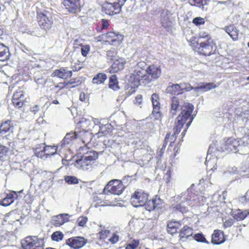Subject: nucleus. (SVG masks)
Masks as SVG:
<instances>
[{
	"label": "nucleus",
	"mask_w": 249,
	"mask_h": 249,
	"mask_svg": "<svg viewBox=\"0 0 249 249\" xmlns=\"http://www.w3.org/2000/svg\"><path fill=\"white\" fill-rule=\"evenodd\" d=\"M122 39L123 36L119 32L113 31L108 32L98 37V41L112 45L120 44Z\"/></svg>",
	"instance_id": "nucleus-11"
},
{
	"label": "nucleus",
	"mask_w": 249,
	"mask_h": 249,
	"mask_svg": "<svg viewBox=\"0 0 249 249\" xmlns=\"http://www.w3.org/2000/svg\"><path fill=\"white\" fill-rule=\"evenodd\" d=\"M107 75L104 73H98L92 79L93 84H101L104 83L107 79Z\"/></svg>",
	"instance_id": "nucleus-40"
},
{
	"label": "nucleus",
	"mask_w": 249,
	"mask_h": 249,
	"mask_svg": "<svg viewBox=\"0 0 249 249\" xmlns=\"http://www.w3.org/2000/svg\"><path fill=\"white\" fill-rule=\"evenodd\" d=\"M170 13V11L168 10L166 11V14L168 15Z\"/></svg>",
	"instance_id": "nucleus-61"
},
{
	"label": "nucleus",
	"mask_w": 249,
	"mask_h": 249,
	"mask_svg": "<svg viewBox=\"0 0 249 249\" xmlns=\"http://www.w3.org/2000/svg\"><path fill=\"white\" fill-rule=\"evenodd\" d=\"M247 161L249 162V155H248V156L247 157Z\"/></svg>",
	"instance_id": "nucleus-62"
},
{
	"label": "nucleus",
	"mask_w": 249,
	"mask_h": 249,
	"mask_svg": "<svg viewBox=\"0 0 249 249\" xmlns=\"http://www.w3.org/2000/svg\"><path fill=\"white\" fill-rule=\"evenodd\" d=\"M151 101L153 106L152 114L155 118L158 120L161 115L159 95L157 93H153L151 96Z\"/></svg>",
	"instance_id": "nucleus-19"
},
{
	"label": "nucleus",
	"mask_w": 249,
	"mask_h": 249,
	"mask_svg": "<svg viewBox=\"0 0 249 249\" xmlns=\"http://www.w3.org/2000/svg\"><path fill=\"white\" fill-rule=\"evenodd\" d=\"M142 95L139 94L135 97L134 104L136 105H140L142 103Z\"/></svg>",
	"instance_id": "nucleus-54"
},
{
	"label": "nucleus",
	"mask_w": 249,
	"mask_h": 249,
	"mask_svg": "<svg viewBox=\"0 0 249 249\" xmlns=\"http://www.w3.org/2000/svg\"><path fill=\"white\" fill-rule=\"evenodd\" d=\"M127 0H98L101 11L107 15L113 16L120 14Z\"/></svg>",
	"instance_id": "nucleus-2"
},
{
	"label": "nucleus",
	"mask_w": 249,
	"mask_h": 249,
	"mask_svg": "<svg viewBox=\"0 0 249 249\" xmlns=\"http://www.w3.org/2000/svg\"><path fill=\"white\" fill-rule=\"evenodd\" d=\"M247 45H248V47L249 48V41L248 42V44H247Z\"/></svg>",
	"instance_id": "nucleus-64"
},
{
	"label": "nucleus",
	"mask_w": 249,
	"mask_h": 249,
	"mask_svg": "<svg viewBox=\"0 0 249 249\" xmlns=\"http://www.w3.org/2000/svg\"><path fill=\"white\" fill-rule=\"evenodd\" d=\"M192 22L195 25L198 26L204 24L205 22V20L203 18L199 17L194 18Z\"/></svg>",
	"instance_id": "nucleus-50"
},
{
	"label": "nucleus",
	"mask_w": 249,
	"mask_h": 249,
	"mask_svg": "<svg viewBox=\"0 0 249 249\" xmlns=\"http://www.w3.org/2000/svg\"><path fill=\"white\" fill-rule=\"evenodd\" d=\"M13 125L10 120H6L3 122L0 126V132L6 133L12 129Z\"/></svg>",
	"instance_id": "nucleus-39"
},
{
	"label": "nucleus",
	"mask_w": 249,
	"mask_h": 249,
	"mask_svg": "<svg viewBox=\"0 0 249 249\" xmlns=\"http://www.w3.org/2000/svg\"><path fill=\"white\" fill-rule=\"evenodd\" d=\"M194 109V106L189 103H184L181 107V113L177 117V122L174 128V133L171 135L170 133L166 135L162 147L157 151V158L160 159L164 153L168 142L170 144L167 149V153L170 158L174 159L179 153V147L175 143L177 135L180 132L183 126L186 124L185 129L182 132V137L185 135L187 129L191 124L194 119L192 113Z\"/></svg>",
	"instance_id": "nucleus-1"
},
{
	"label": "nucleus",
	"mask_w": 249,
	"mask_h": 249,
	"mask_svg": "<svg viewBox=\"0 0 249 249\" xmlns=\"http://www.w3.org/2000/svg\"><path fill=\"white\" fill-rule=\"evenodd\" d=\"M224 232L219 230H214L211 237V242L214 245H219L225 242Z\"/></svg>",
	"instance_id": "nucleus-23"
},
{
	"label": "nucleus",
	"mask_w": 249,
	"mask_h": 249,
	"mask_svg": "<svg viewBox=\"0 0 249 249\" xmlns=\"http://www.w3.org/2000/svg\"><path fill=\"white\" fill-rule=\"evenodd\" d=\"M191 196L188 194L187 196L182 195L178 196L176 201L172 203L169 207L170 213L177 214L181 213L183 214L186 213L188 211V206L190 205Z\"/></svg>",
	"instance_id": "nucleus-4"
},
{
	"label": "nucleus",
	"mask_w": 249,
	"mask_h": 249,
	"mask_svg": "<svg viewBox=\"0 0 249 249\" xmlns=\"http://www.w3.org/2000/svg\"><path fill=\"white\" fill-rule=\"evenodd\" d=\"M78 139L81 140L84 144H88L91 141L92 136L88 131L78 130Z\"/></svg>",
	"instance_id": "nucleus-34"
},
{
	"label": "nucleus",
	"mask_w": 249,
	"mask_h": 249,
	"mask_svg": "<svg viewBox=\"0 0 249 249\" xmlns=\"http://www.w3.org/2000/svg\"><path fill=\"white\" fill-rule=\"evenodd\" d=\"M119 240V236L116 233H114L112 236L108 239V241L112 244H114L118 242Z\"/></svg>",
	"instance_id": "nucleus-53"
},
{
	"label": "nucleus",
	"mask_w": 249,
	"mask_h": 249,
	"mask_svg": "<svg viewBox=\"0 0 249 249\" xmlns=\"http://www.w3.org/2000/svg\"><path fill=\"white\" fill-rule=\"evenodd\" d=\"M80 81L77 80L76 78H73L68 81L59 83L54 86V89L57 90V92H59L62 90L70 89L78 85Z\"/></svg>",
	"instance_id": "nucleus-18"
},
{
	"label": "nucleus",
	"mask_w": 249,
	"mask_h": 249,
	"mask_svg": "<svg viewBox=\"0 0 249 249\" xmlns=\"http://www.w3.org/2000/svg\"><path fill=\"white\" fill-rule=\"evenodd\" d=\"M181 89H182V93H183L184 92V91H189L193 89H195V88H193V87H192L190 84L187 83V84H185L184 87L181 88Z\"/></svg>",
	"instance_id": "nucleus-57"
},
{
	"label": "nucleus",
	"mask_w": 249,
	"mask_h": 249,
	"mask_svg": "<svg viewBox=\"0 0 249 249\" xmlns=\"http://www.w3.org/2000/svg\"><path fill=\"white\" fill-rule=\"evenodd\" d=\"M26 98L23 91L17 90L13 94L12 102L16 108H21L24 105Z\"/></svg>",
	"instance_id": "nucleus-17"
},
{
	"label": "nucleus",
	"mask_w": 249,
	"mask_h": 249,
	"mask_svg": "<svg viewBox=\"0 0 249 249\" xmlns=\"http://www.w3.org/2000/svg\"><path fill=\"white\" fill-rule=\"evenodd\" d=\"M78 130H76L74 132H71L68 133L64 138L63 139L62 142L64 144H69L73 140L78 139Z\"/></svg>",
	"instance_id": "nucleus-33"
},
{
	"label": "nucleus",
	"mask_w": 249,
	"mask_h": 249,
	"mask_svg": "<svg viewBox=\"0 0 249 249\" xmlns=\"http://www.w3.org/2000/svg\"><path fill=\"white\" fill-rule=\"evenodd\" d=\"M65 180L69 184H76L79 182L78 179L74 176H66Z\"/></svg>",
	"instance_id": "nucleus-46"
},
{
	"label": "nucleus",
	"mask_w": 249,
	"mask_h": 249,
	"mask_svg": "<svg viewBox=\"0 0 249 249\" xmlns=\"http://www.w3.org/2000/svg\"><path fill=\"white\" fill-rule=\"evenodd\" d=\"M90 50V46L89 44L83 45L81 48V54L83 57H87Z\"/></svg>",
	"instance_id": "nucleus-47"
},
{
	"label": "nucleus",
	"mask_w": 249,
	"mask_h": 249,
	"mask_svg": "<svg viewBox=\"0 0 249 249\" xmlns=\"http://www.w3.org/2000/svg\"><path fill=\"white\" fill-rule=\"evenodd\" d=\"M147 84L159 79L161 74V69L160 66L154 64L149 65L145 69Z\"/></svg>",
	"instance_id": "nucleus-12"
},
{
	"label": "nucleus",
	"mask_w": 249,
	"mask_h": 249,
	"mask_svg": "<svg viewBox=\"0 0 249 249\" xmlns=\"http://www.w3.org/2000/svg\"><path fill=\"white\" fill-rule=\"evenodd\" d=\"M240 147V141L238 138L229 137L225 139L224 149L229 152H243L245 149H238Z\"/></svg>",
	"instance_id": "nucleus-13"
},
{
	"label": "nucleus",
	"mask_w": 249,
	"mask_h": 249,
	"mask_svg": "<svg viewBox=\"0 0 249 249\" xmlns=\"http://www.w3.org/2000/svg\"><path fill=\"white\" fill-rule=\"evenodd\" d=\"M10 53L8 48L0 43V61H5L9 59Z\"/></svg>",
	"instance_id": "nucleus-31"
},
{
	"label": "nucleus",
	"mask_w": 249,
	"mask_h": 249,
	"mask_svg": "<svg viewBox=\"0 0 249 249\" xmlns=\"http://www.w3.org/2000/svg\"><path fill=\"white\" fill-rule=\"evenodd\" d=\"M149 194L142 189H137L131 195L130 201L135 207L143 206L146 202Z\"/></svg>",
	"instance_id": "nucleus-10"
},
{
	"label": "nucleus",
	"mask_w": 249,
	"mask_h": 249,
	"mask_svg": "<svg viewBox=\"0 0 249 249\" xmlns=\"http://www.w3.org/2000/svg\"><path fill=\"white\" fill-rule=\"evenodd\" d=\"M163 200L158 196H155L151 199H147L144 206L146 210L151 212L161 208Z\"/></svg>",
	"instance_id": "nucleus-15"
},
{
	"label": "nucleus",
	"mask_w": 249,
	"mask_h": 249,
	"mask_svg": "<svg viewBox=\"0 0 249 249\" xmlns=\"http://www.w3.org/2000/svg\"><path fill=\"white\" fill-rule=\"evenodd\" d=\"M88 221V218L86 216H81L78 218L77 222L78 225L81 227H84Z\"/></svg>",
	"instance_id": "nucleus-51"
},
{
	"label": "nucleus",
	"mask_w": 249,
	"mask_h": 249,
	"mask_svg": "<svg viewBox=\"0 0 249 249\" xmlns=\"http://www.w3.org/2000/svg\"><path fill=\"white\" fill-rule=\"evenodd\" d=\"M10 149L8 147L0 144V160L3 161L8 156Z\"/></svg>",
	"instance_id": "nucleus-42"
},
{
	"label": "nucleus",
	"mask_w": 249,
	"mask_h": 249,
	"mask_svg": "<svg viewBox=\"0 0 249 249\" xmlns=\"http://www.w3.org/2000/svg\"><path fill=\"white\" fill-rule=\"evenodd\" d=\"M108 87L110 89L114 90H117L119 89L118 81L116 75H112L110 76Z\"/></svg>",
	"instance_id": "nucleus-38"
},
{
	"label": "nucleus",
	"mask_w": 249,
	"mask_h": 249,
	"mask_svg": "<svg viewBox=\"0 0 249 249\" xmlns=\"http://www.w3.org/2000/svg\"><path fill=\"white\" fill-rule=\"evenodd\" d=\"M140 244L139 240L134 239L130 243L126 244L124 246L125 249H136Z\"/></svg>",
	"instance_id": "nucleus-45"
},
{
	"label": "nucleus",
	"mask_w": 249,
	"mask_h": 249,
	"mask_svg": "<svg viewBox=\"0 0 249 249\" xmlns=\"http://www.w3.org/2000/svg\"><path fill=\"white\" fill-rule=\"evenodd\" d=\"M110 234V231L105 228L102 229L97 234L98 238L100 240L105 241Z\"/></svg>",
	"instance_id": "nucleus-41"
},
{
	"label": "nucleus",
	"mask_w": 249,
	"mask_h": 249,
	"mask_svg": "<svg viewBox=\"0 0 249 249\" xmlns=\"http://www.w3.org/2000/svg\"><path fill=\"white\" fill-rule=\"evenodd\" d=\"M125 189L123 182L119 179H112L105 186L103 193L105 195L109 194L120 195Z\"/></svg>",
	"instance_id": "nucleus-8"
},
{
	"label": "nucleus",
	"mask_w": 249,
	"mask_h": 249,
	"mask_svg": "<svg viewBox=\"0 0 249 249\" xmlns=\"http://www.w3.org/2000/svg\"><path fill=\"white\" fill-rule=\"evenodd\" d=\"M53 103L54 104H59V102L57 100H54L53 101Z\"/></svg>",
	"instance_id": "nucleus-60"
},
{
	"label": "nucleus",
	"mask_w": 249,
	"mask_h": 249,
	"mask_svg": "<svg viewBox=\"0 0 249 249\" xmlns=\"http://www.w3.org/2000/svg\"><path fill=\"white\" fill-rule=\"evenodd\" d=\"M232 224L233 223L231 220H228L224 222V226L225 228L229 227L232 226Z\"/></svg>",
	"instance_id": "nucleus-58"
},
{
	"label": "nucleus",
	"mask_w": 249,
	"mask_h": 249,
	"mask_svg": "<svg viewBox=\"0 0 249 249\" xmlns=\"http://www.w3.org/2000/svg\"><path fill=\"white\" fill-rule=\"evenodd\" d=\"M101 24H102V29H108L109 25L108 20L106 19H102L101 20Z\"/></svg>",
	"instance_id": "nucleus-55"
},
{
	"label": "nucleus",
	"mask_w": 249,
	"mask_h": 249,
	"mask_svg": "<svg viewBox=\"0 0 249 249\" xmlns=\"http://www.w3.org/2000/svg\"><path fill=\"white\" fill-rule=\"evenodd\" d=\"M72 75V71H69L65 68L61 67L59 69L55 70L52 73V76L66 80L70 78Z\"/></svg>",
	"instance_id": "nucleus-21"
},
{
	"label": "nucleus",
	"mask_w": 249,
	"mask_h": 249,
	"mask_svg": "<svg viewBox=\"0 0 249 249\" xmlns=\"http://www.w3.org/2000/svg\"><path fill=\"white\" fill-rule=\"evenodd\" d=\"M125 64L126 61L124 59L119 58L114 61L108 71L110 73L117 72L124 69Z\"/></svg>",
	"instance_id": "nucleus-24"
},
{
	"label": "nucleus",
	"mask_w": 249,
	"mask_h": 249,
	"mask_svg": "<svg viewBox=\"0 0 249 249\" xmlns=\"http://www.w3.org/2000/svg\"><path fill=\"white\" fill-rule=\"evenodd\" d=\"M88 242V240L83 236H73L65 241V244L72 249H80Z\"/></svg>",
	"instance_id": "nucleus-14"
},
{
	"label": "nucleus",
	"mask_w": 249,
	"mask_h": 249,
	"mask_svg": "<svg viewBox=\"0 0 249 249\" xmlns=\"http://www.w3.org/2000/svg\"><path fill=\"white\" fill-rule=\"evenodd\" d=\"M178 237L181 241H185L193 236V229L192 228L187 226H184L178 231Z\"/></svg>",
	"instance_id": "nucleus-22"
},
{
	"label": "nucleus",
	"mask_w": 249,
	"mask_h": 249,
	"mask_svg": "<svg viewBox=\"0 0 249 249\" xmlns=\"http://www.w3.org/2000/svg\"><path fill=\"white\" fill-rule=\"evenodd\" d=\"M181 226V222L175 219L169 220L167 223L166 231L168 233L174 235L178 233V230Z\"/></svg>",
	"instance_id": "nucleus-20"
},
{
	"label": "nucleus",
	"mask_w": 249,
	"mask_h": 249,
	"mask_svg": "<svg viewBox=\"0 0 249 249\" xmlns=\"http://www.w3.org/2000/svg\"><path fill=\"white\" fill-rule=\"evenodd\" d=\"M146 63L144 62H139L134 67V70L129 77V81L134 86L143 84L147 85V80L145 78L147 76L145 72Z\"/></svg>",
	"instance_id": "nucleus-3"
},
{
	"label": "nucleus",
	"mask_w": 249,
	"mask_h": 249,
	"mask_svg": "<svg viewBox=\"0 0 249 249\" xmlns=\"http://www.w3.org/2000/svg\"><path fill=\"white\" fill-rule=\"evenodd\" d=\"M217 86L214 83H203L202 85L199 87H195V90L199 89L202 90L203 91H207L212 89H215Z\"/></svg>",
	"instance_id": "nucleus-37"
},
{
	"label": "nucleus",
	"mask_w": 249,
	"mask_h": 249,
	"mask_svg": "<svg viewBox=\"0 0 249 249\" xmlns=\"http://www.w3.org/2000/svg\"><path fill=\"white\" fill-rule=\"evenodd\" d=\"M98 158V154L97 152L92 151L87 152L85 155H83L80 159L75 161L74 166L84 171L91 170Z\"/></svg>",
	"instance_id": "nucleus-5"
},
{
	"label": "nucleus",
	"mask_w": 249,
	"mask_h": 249,
	"mask_svg": "<svg viewBox=\"0 0 249 249\" xmlns=\"http://www.w3.org/2000/svg\"><path fill=\"white\" fill-rule=\"evenodd\" d=\"M209 38L210 39H213L210 34L206 33H203L199 35L197 42L207 41L208 40V39H209Z\"/></svg>",
	"instance_id": "nucleus-48"
},
{
	"label": "nucleus",
	"mask_w": 249,
	"mask_h": 249,
	"mask_svg": "<svg viewBox=\"0 0 249 249\" xmlns=\"http://www.w3.org/2000/svg\"><path fill=\"white\" fill-rule=\"evenodd\" d=\"M44 243L42 239L37 236H28L21 241L23 249H44Z\"/></svg>",
	"instance_id": "nucleus-9"
},
{
	"label": "nucleus",
	"mask_w": 249,
	"mask_h": 249,
	"mask_svg": "<svg viewBox=\"0 0 249 249\" xmlns=\"http://www.w3.org/2000/svg\"><path fill=\"white\" fill-rule=\"evenodd\" d=\"M36 21L41 29L48 31L52 28L53 23L52 14L45 10L37 11Z\"/></svg>",
	"instance_id": "nucleus-7"
},
{
	"label": "nucleus",
	"mask_w": 249,
	"mask_h": 249,
	"mask_svg": "<svg viewBox=\"0 0 249 249\" xmlns=\"http://www.w3.org/2000/svg\"><path fill=\"white\" fill-rule=\"evenodd\" d=\"M248 215H249L248 210L242 211L240 209H237L234 213L233 218L237 221H242L245 219Z\"/></svg>",
	"instance_id": "nucleus-35"
},
{
	"label": "nucleus",
	"mask_w": 249,
	"mask_h": 249,
	"mask_svg": "<svg viewBox=\"0 0 249 249\" xmlns=\"http://www.w3.org/2000/svg\"><path fill=\"white\" fill-rule=\"evenodd\" d=\"M62 3L69 13L75 14L80 10V0H63Z\"/></svg>",
	"instance_id": "nucleus-16"
},
{
	"label": "nucleus",
	"mask_w": 249,
	"mask_h": 249,
	"mask_svg": "<svg viewBox=\"0 0 249 249\" xmlns=\"http://www.w3.org/2000/svg\"><path fill=\"white\" fill-rule=\"evenodd\" d=\"M192 237L195 240L198 242L205 243L206 244H209V243L202 233L195 234Z\"/></svg>",
	"instance_id": "nucleus-43"
},
{
	"label": "nucleus",
	"mask_w": 249,
	"mask_h": 249,
	"mask_svg": "<svg viewBox=\"0 0 249 249\" xmlns=\"http://www.w3.org/2000/svg\"><path fill=\"white\" fill-rule=\"evenodd\" d=\"M69 221V214H59L53 216L52 223L55 227H59Z\"/></svg>",
	"instance_id": "nucleus-26"
},
{
	"label": "nucleus",
	"mask_w": 249,
	"mask_h": 249,
	"mask_svg": "<svg viewBox=\"0 0 249 249\" xmlns=\"http://www.w3.org/2000/svg\"><path fill=\"white\" fill-rule=\"evenodd\" d=\"M57 149L54 146H46L43 147V149L39 151V149H36V154L37 156L42 157L53 155L56 153Z\"/></svg>",
	"instance_id": "nucleus-25"
},
{
	"label": "nucleus",
	"mask_w": 249,
	"mask_h": 249,
	"mask_svg": "<svg viewBox=\"0 0 249 249\" xmlns=\"http://www.w3.org/2000/svg\"><path fill=\"white\" fill-rule=\"evenodd\" d=\"M91 121L85 118H82L77 124L75 129L81 131H88L89 126L91 125Z\"/></svg>",
	"instance_id": "nucleus-28"
},
{
	"label": "nucleus",
	"mask_w": 249,
	"mask_h": 249,
	"mask_svg": "<svg viewBox=\"0 0 249 249\" xmlns=\"http://www.w3.org/2000/svg\"><path fill=\"white\" fill-rule=\"evenodd\" d=\"M86 94L84 92H81L79 95V99L80 101L83 102L86 100Z\"/></svg>",
	"instance_id": "nucleus-59"
},
{
	"label": "nucleus",
	"mask_w": 249,
	"mask_h": 249,
	"mask_svg": "<svg viewBox=\"0 0 249 249\" xmlns=\"http://www.w3.org/2000/svg\"><path fill=\"white\" fill-rule=\"evenodd\" d=\"M194 6L198 7H203L207 4V0H193Z\"/></svg>",
	"instance_id": "nucleus-52"
},
{
	"label": "nucleus",
	"mask_w": 249,
	"mask_h": 249,
	"mask_svg": "<svg viewBox=\"0 0 249 249\" xmlns=\"http://www.w3.org/2000/svg\"><path fill=\"white\" fill-rule=\"evenodd\" d=\"M64 238L63 233L60 231H56L53 233L51 235V239L52 240L59 242L61 241Z\"/></svg>",
	"instance_id": "nucleus-44"
},
{
	"label": "nucleus",
	"mask_w": 249,
	"mask_h": 249,
	"mask_svg": "<svg viewBox=\"0 0 249 249\" xmlns=\"http://www.w3.org/2000/svg\"><path fill=\"white\" fill-rule=\"evenodd\" d=\"M113 126L110 124H101L99 126L98 132L96 134L99 137L106 136L109 134L112 131Z\"/></svg>",
	"instance_id": "nucleus-30"
},
{
	"label": "nucleus",
	"mask_w": 249,
	"mask_h": 249,
	"mask_svg": "<svg viewBox=\"0 0 249 249\" xmlns=\"http://www.w3.org/2000/svg\"><path fill=\"white\" fill-rule=\"evenodd\" d=\"M168 92L173 95L182 94V89L179 84H173L167 88Z\"/></svg>",
	"instance_id": "nucleus-36"
},
{
	"label": "nucleus",
	"mask_w": 249,
	"mask_h": 249,
	"mask_svg": "<svg viewBox=\"0 0 249 249\" xmlns=\"http://www.w3.org/2000/svg\"><path fill=\"white\" fill-rule=\"evenodd\" d=\"M238 140L240 141V147L249 145V136H245L242 138H239Z\"/></svg>",
	"instance_id": "nucleus-49"
},
{
	"label": "nucleus",
	"mask_w": 249,
	"mask_h": 249,
	"mask_svg": "<svg viewBox=\"0 0 249 249\" xmlns=\"http://www.w3.org/2000/svg\"><path fill=\"white\" fill-rule=\"evenodd\" d=\"M180 103L179 99L176 97H173L171 100L170 113L173 115H176L179 110Z\"/></svg>",
	"instance_id": "nucleus-32"
},
{
	"label": "nucleus",
	"mask_w": 249,
	"mask_h": 249,
	"mask_svg": "<svg viewBox=\"0 0 249 249\" xmlns=\"http://www.w3.org/2000/svg\"><path fill=\"white\" fill-rule=\"evenodd\" d=\"M225 30L233 41L238 40L239 31L233 24H230L226 26Z\"/></svg>",
	"instance_id": "nucleus-27"
},
{
	"label": "nucleus",
	"mask_w": 249,
	"mask_h": 249,
	"mask_svg": "<svg viewBox=\"0 0 249 249\" xmlns=\"http://www.w3.org/2000/svg\"><path fill=\"white\" fill-rule=\"evenodd\" d=\"M195 50L200 55L210 56L216 53L217 45L213 39L209 38L207 41L197 42Z\"/></svg>",
	"instance_id": "nucleus-6"
},
{
	"label": "nucleus",
	"mask_w": 249,
	"mask_h": 249,
	"mask_svg": "<svg viewBox=\"0 0 249 249\" xmlns=\"http://www.w3.org/2000/svg\"><path fill=\"white\" fill-rule=\"evenodd\" d=\"M247 80H249V76H248V77H247Z\"/></svg>",
	"instance_id": "nucleus-63"
},
{
	"label": "nucleus",
	"mask_w": 249,
	"mask_h": 249,
	"mask_svg": "<svg viewBox=\"0 0 249 249\" xmlns=\"http://www.w3.org/2000/svg\"><path fill=\"white\" fill-rule=\"evenodd\" d=\"M17 196V193L13 191L11 193L6 195V196L0 202V204L3 206H8L14 202Z\"/></svg>",
	"instance_id": "nucleus-29"
},
{
	"label": "nucleus",
	"mask_w": 249,
	"mask_h": 249,
	"mask_svg": "<svg viewBox=\"0 0 249 249\" xmlns=\"http://www.w3.org/2000/svg\"><path fill=\"white\" fill-rule=\"evenodd\" d=\"M73 45V48L75 50L79 48V47H80L81 48V46L82 45H83V44L82 43H80V41L78 39H75L74 40Z\"/></svg>",
	"instance_id": "nucleus-56"
}]
</instances>
